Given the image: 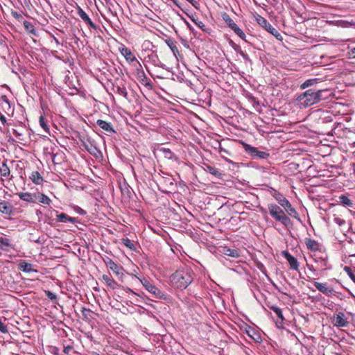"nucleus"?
<instances>
[{"label": "nucleus", "mask_w": 355, "mask_h": 355, "mask_svg": "<svg viewBox=\"0 0 355 355\" xmlns=\"http://www.w3.org/2000/svg\"><path fill=\"white\" fill-rule=\"evenodd\" d=\"M269 309L272 310L277 316V319L275 320L277 327L279 329H283L285 318L283 315L282 309L276 305L270 306Z\"/></svg>", "instance_id": "15"}, {"label": "nucleus", "mask_w": 355, "mask_h": 355, "mask_svg": "<svg viewBox=\"0 0 355 355\" xmlns=\"http://www.w3.org/2000/svg\"><path fill=\"white\" fill-rule=\"evenodd\" d=\"M222 18L223 21L227 24L228 27L230 28L232 30L237 26V24L234 21V20L226 12H224L222 15Z\"/></svg>", "instance_id": "41"}, {"label": "nucleus", "mask_w": 355, "mask_h": 355, "mask_svg": "<svg viewBox=\"0 0 355 355\" xmlns=\"http://www.w3.org/2000/svg\"><path fill=\"white\" fill-rule=\"evenodd\" d=\"M313 284L320 292L322 293L328 297L335 295L336 293L334 288L329 286L327 283L313 282Z\"/></svg>", "instance_id": "11"}, {"label": "nucleus", "mask_w": 355, "mask_h": 355, "mask_svg": "<svg viewBox=\"0 0 355 355\" xmlns=\"http://www.w3.org/2000/svg\"><path fill=\"white\" fill-rule=\"evenodd\" d=\"M30 179L35 184H42L44 182L43 177L40 175L38 171L32 172Z\"/></svg>", "instance_id": "38"}, {"label": "nucleus", "mask_w": 355, "mask_h": 355, "mask_svg": "<svg viewBox=\"0 0 355 355\" xmlns=\"http://www.w3.org/2000/svg\"><path fill=\"white\" fill-rule=\"evenodd\" d=\"M256 21L260 26L272 34L276 39L280 41L283 40V37L279 31L275 28H274L264 17L257 15L256 16Z\"/></svg>", "instance_id": "7"}, {"label": "nucleus", "mask_w": 355, "mask_h": 355, "mask_svg": "<svg viewBox=\"0 0 355 355\" xmlns=\"http://www.w3.org/2000/svg\"><path fill=\"white\" fill-rule=\"evenodd\" d=\"M57 221L60 223H74L76 221V218L71 217L64 213H60L57 215Z\"/></svg>", "instance_id": "34"}, {"label": "nucleus", "mask_w": 355, "mask_h": 355, "mask_svg": "<svg viewBox=\"0 0 355 355\" xmlns=\"http://www.w3.org/2000/svg\"><path fill=\"white\" fill-rule=\"evenodd\" d=\"M6 41V37L0 33V46L7 48Z\"/></svg>", "instance_id": "54"}, {"label": "nucleus", "mask_w": 355, "mask_h": 355, "mask_svg": "<svg viewBox=\"0 0 355 355\" xmlns=\"http://www.w3.org/2000/svg\"><path fill=\"white\" fill-rule=\"evenodd\" d=\"M74 210L80 215L83 216L86 214V211L78 206H76Z\"/></svg>", "instance_id": "57"}, {"label": "nucleus", "mask_w": 355, "mask_h": 355, "mask_svg": "<svg viewBox=\"0 0 355 355\" xmlns=\"http://www.w3.org/2000/svg\"><path fill=\"white\" fill-rule=\"evenodd\" d=\"M304 242L307 249L311 251V254L313 252L320 253V250H322V245L317 241L310 238H306Z\"/></svg>", "instance_id": "20"}, {"label": "nucleus", "mask_w": 355, "mask_h": 355, "mask_svg": "<svg viewBox=\"0 0 355 355\" xmlns=\"http://www.w3.org/2000/svg\"><path fill=\"white\" fill-rule=\"evenodd\" d=\"M339 23L340 26L343 28H348L352 25V23H350L347 21H340Z\"/></svg>", "instance_id": "58"}, {"label": "nucleus", "mask_w": 355, "mask_h": 355, "mask_svg": "<svg viewBox=\"0 0 355 355\" xmlns=\"http://www.w3.org/2000/svg\"><path fill=\"white\" fill-rule=\"evenodd\" d=\"M341 205L346 208H355V204L354 201L346 195H340L338 197V201Z\"/></svg>", "instance_id": "28"}, {"label": "nucleus", "mask_w": 355, "mask_h": 355, "mask_svg": "<svg viewBox=\"0 0 355 355\" xmlns=\"http://www.w3.org/2000/svg\"><path fill=\"white\" fill-rule=\"evenodd\" d=\"M119 51L121 53V55L125 58L126 61L130 63H136V62H139L136 57L133 55L131 50L126 46H125L123 44L121 45V47H119Z\"/></svg>", "instance_id": "22"}, {"label": "nucleus", "mask_w": 355, "mask_h": 355, "mask_svg": "<svg viewBox=\"0 0 355 355\" xmlns=\"http://www.w3.org/2000/svg\"><path fill=\"white\" fill-rule=\"evenodd\" d=\"M80 141L85 150L95 157L101 155V150L97 148L95 140L90 137L85 136L80 138Z\"/></svg>", "instance_id": "6"}, {"label": "nucleus", "mask_w": 355, "mask_h": 355, "mask_svg": "<svg viewBox=\"0 0 355 355\" xmlns=\"http://www.w3.org/2000/svg\"><path fill=\"white\" fill-rule=\"evenodd\" d=\"M96 124L107 133H116V131L110 122H107L102 119H98L96 121Z\"/></svg>", "instance_id": "24"}, {"label": "nucleus", "mask_w": 355, "mask_h": 355, "mask_svg": "<svg viewBox=\"0 0 355 355\" xmlns=\"http://www.w3.org/2000/svg\"><path fill=\"white\" fill-rule=\"evenodd\" d=\"M284 209L285 210V213L287 214L288 216L300 220L299 214H298L297 211H296V209L294 207H293L291 202H289L284 208Z\"/></svg>", "instance_id": "37"}, {"label": "nucleus", "mask_w": 355, "mask_h": 355, "mask_svg": "<svg viewBox=\"0 0 355 355\" xmlns=\"http://www.w3.org/2000/svg\"><path fill=\"white\" fill-rule=\"evenodd\" d=\"M193 275L191 268H179L170 276V283L174 288L185 289L193 282Z\"/></svg>", "instance_id": "2"}, {"label": "nucleus", "mask_w": 355, "mask_h": 355, "mask_svg": "<svg viewBox=\"0 0 355 355\" xmlns=\"http://www.w3.org/2000/svg\"><path fill=\"white\" fill-rule=\"evenodd\" d=\"M68 275L71 277H76L78 278V275L80 274V272L76 271V268H70L67 272Z\"/></svg>", "instance_id": "50"}, {"label": "nucleus", "mask_w": 355, "mask_h": 355, "mask_svg": "<svg viewBox=\"0 0 355 355\" xmlns=\"http://www.w3.org/2000/svg\"><path fill=\"white\" fill-rule=\"evenodd\" d=\"M0 123L2 125L5 126L8 124L6 117L0 112ZM0 131L2 132V127L0 125Z\"/></svg>", "instance_id": "52"}, {"label": "nucleus", "mask_w": 355, "mask_h": 355, "mask_svg": "<svg viewBox=\"0 0 355 355\" xmlns=\"http://www.w3.org/2000/svg\"><path fill=\"white\" fill-rule=\"evenodd\" d=\"M345 271L349 275L350 279L355 283V272L352 268H344Z\"/></svg>", "instance_id": "49"}, {"label": "nucleus", "mask_w": 355, "mask_h": 355, "mask_svg": "<svg viewBox=\"0 0 355 355\" xmlns=\"http://www.w3.org/2000/svg\"><path fill=\"white\" fill-rule=\"evenodd\" d=\"M23 24H24V26L25 29L28 32H29L33 35H35V28L31 22H30L28 21H24Z\"/></svg>", "instance_id": "47"}, {"label": "nucleus", "mask_w": 355, "mask_h": 355, "mask_svg": "<svg viewBox=\"0 0 355 355\" xmlns=\"http://www.w3.org/2000/svg\"><path fill=\"white\" fill-rule=\"evenodd\" d=\"M268 209L271 217L277 222H279L286 228L293 225V223L289 216L285 213V210L275 203L268 205Z\"/></svg>", "instance_id": "3"}, {"label": "nucleus", "mask_w": 355, "mask_h": 355, "mask_svg": "<svg viewBox=\"0 0 355 355\" xmlns=\"http://www.w3.org/2000/svg\"><path fill=\"white\" fill-rule=\"evenodd\" d=\"M282 256L288 261L290 266H298L297 260L295 257L291 255L290 253L286 251H282Z\"/></svg>", "instance_id": "39"}, {"label": "nucleus", "mask_w": 355, "mask_h": 355, "mask_svg": "<svg viewBox=\"0 0 355 355\" xmlns=\"http://www.w3.org/2000/svg\"><path fill=\"white\" fill-rule=\"evenodd\" d=\"M17 195L23 201L30 203H35V192H19L17 193Z\"/></svg>", "instance_id": "26"}, {"label": "nucleus", "mask_w": 355, "mask_h": 355, "mask_svg": "<svg viewBox=\"0 0 355 355\" xmlns=\"http://www.w3.org/2000/svg\"><path fill=\"white\" fill-rule=\"evenodd\" d=\"M320 82L321 80L320 78H310L305 80L302 84H301L300 88L301 89H305L308 87H313Z\"/></svg>", "instance_id": "35"}, {"label": "nucleus", "mask_w": 355, "mask_h": 355, "mask_svg": "<svg viewBox=\"0 0 355 355\" xmlns=\"http://www.w3.org/2000/svg\"><path fill=\"white\" fill-rule=\"evenodd\" d=\"M146 59H148V61L150 62L151 64H153L155 67H161L164 69H166L167 71L168 70V67H166L165 64H163L158 57V55L155 51H152L150 54L148 55V56L146 58Z\"/></svg>", "instance_id": "21"}, {"label": "nucleus", "mask_w": 355, "mask_h": 355, "mask_svg": "<svg viewBox=\"0 0 355 355\" xmlns=\"http://www.w3.org/2000/svg\"><path fill=\"white\" fill-rule=\"evenodd\" d=\"M311 257L315 263L320 266H325L327 264V255L324 252L320 250V252H313Z\"/></svg>", "instance_id": "18"}, {"label": "nucleus", "mask_w": 355, "mask_h": 355, "mask_svg": "<svg viewBox=\"0 0 355 355\" xmlns=\"http://www.w3.org/2000/svg\"><path fill=\"white\" fill-rule=\"evenodd\" d=\"M58 154H55L54 153H51V159H52V161L53 162V164H58L59 162H58Z\"/></svg>", "instance_id": "61"}, {"label": "nucleus", "mask_w": 355, "mask_h": 355, "mask_svg": "<svg viewBox=\"0 0 355 355\" xmlns=\"http://www.w3.org/2000/svg\"><path fill=\"white\" fill-rule=\"evenodd\" d=\"M0 107L6 113L10 111L11 108V103L7 96L1 95L0 96Z\"/></svg>", "instance_id": "32"}, {"label": "nucleus", "mask_w": 355, "mask_h": 355, "mask_svg": "<svg viewBox=\"0 0 355 355\" xmlns=\"http://www.w3.org/2000/svg\"><path fill=\"white\" fill-rule=\"evenodd\" d=\"M45 296L53 303L58 304V298L55 293L51 292V291H44Z\"/></svg>", "instance_id": "44"}, {"label": "nucleus", "mask_w": 355, "mask_h": 355, "mask_svg": "<svg viewBox=\"0 0 355 355\" xmlns=\"http://www.w3.org/2000/svg\"><path fill=\"white\" fill-rule=\"evenodd\" d=\"M232 270L240 275L244 279L250 284V287L257 288L258 283H260L259 273L254 268H236Z\"/></svg>", "instance_id": "4"}, {"label": "nucleus", "mask_w": 355, "mask_h": 355, "mask_svg": "<svg viewBox=\"0 0 355 355\" xmlns=\"http://www.w3.org/2000/svg\"><path fill=\"white\" fill-rule=\"evenodd\" d=\"M334 222L340 227H342L346 224V221L338 216H335L334 218Z\"/></svg>", "instance_id": "51"}, {"label": "nucleus", "mask_w": 355, "mask_h": 355, "mask_svg": "<svg viewBox=\"0 0 355 355\" xmlns=\"http://www.w3.org/2000/svg\"><path fill=\"white\" fill-rule=\"evenodd\" d=\"M159 151L162 153L164 157L168 159L173 161H178V158L174 153H173L169 148H161Z\"/></svg>", "instance_id": "33"}, {"label": "nucleus", "mask_w": 355, "mask_h": 355, "mask_svg": "<svg viewBox=\"0 0 355 355\" xmlns=\"http://www.w3.org/2000/svg\"><path fill=\"white\" fill-rule=\"evenodd\" d=\"M39 122H40V126L44 129V130L46 133L49 134L50 128H49V125L47 124V121H46V118L43 115H41L40 116Z\"/></svg>", "instance_id": "45"}, {"label": "nucleus", "mask_w": 355, "mask_h": 355, "mask_svg": "<svg viewBox=\"0 0 355 355\" xmlns=\"http://www.w3.org/2000/svg\"><path fill=\"white\" fill-rule=\"evenodd\" d=\"M90 312H91V311L89 309H86V308L83 307L82 309V313H83V316H85V317H87V314H89Z\"/></svg>", "instance_id": "62"}, {"label": "nucleus", "mask_w": 355, "mask_h": 355, "mask_svg": "<svg viewBox=\"0 0 355 355\" xmlns=\"http://www.w3.org/2000/svg\"><path fill=\"white\" fill-rule=\"evenodd\" d=\"M232 31L234 32L236 35H237L241 40H244L245 42H248V40L245 39V34L244 32L238 26H236L235 28L232 29Z\"/></svg>", "instance_id": "48"}, {"label": "nucleus", "mask_w": 355, "mask_h": 355, "mask_svg": "<svg viewBox=\"0 0 355 355\" xmlns=\"http://www.w3.org/2000/svg\"><path fill=\"white\" fill-rule=\"evenodd\" d=\"M110 269L112 270L113 274L121 282H123L124 279L128 275H130V274L125 272L124 268H110Z\"/></svg>", "instance_id": "30"}, {"label": "nucleus", "mask_w": 355, "mask_h": 355, "mask_svg": "<svg viewBox=\"0 0 355 355\" xmlns=\"http://www.w3.org/2000/svg\"><path fill=\"white\" fill-rule=\"evenodd\" d=\"M331 94V92L327 89L318 90L309 89L299 95L297 101L301 107H308L319 103L322 100L328 98Z\"/></svg>", "instance_id": "1"}, {"label": "nucleus", "mask_w": 355, "mask_h": 355, "mask_svg": "<svg viewBox=\"0 0 355 355\" xmlns=\"http://www.w3.org/2000/svg\"><path fill=\"white\" fill-rule=\"evenodd\" d=\"M165 42L175 55H176L177 53H179V51L177 46V42L171 39H166L165 40Z\"/></svg>", "instance_id": "42"}, {"label": "nucleus", "mask_w": 355, "mask_h": 355, "mask_svg": "<svg viewBox=\"0 0 355 355\" xmlns=\"http://www.w3.org/2000/svg\"><path fill=\"white\" fill-rule=\"evenodd\" d=\"M133 66L136 69V77L137 80L145 86L150 85V80L146 76L141 63L136 62V63L133 64Z\"/></svg>", "instance_id": "9"}, {"label": "nucleus", "mask_w": 355, "mask_h": 355, "mask_svg": "<svg viewBox=\"0 0 355 355\" xmlns=\"http://www.w3.org/2000/svg\"><path fill=\"white\" fill-rule=\"evenodd\" d=\"M243 331L255 343H261L262 342V337L260 332L254 328L245 324Z\"/></svg>", "instance_id": "10"}, {"label": "nucleus", "mask_w": 355, "mask_h": 355, "mask_svg": "<svg viewBox=\"0 0 355 355\" xmlns=\"http://www.w3.org/2000/svg\"><path fill=\"white\" fill-rule=\"evenodd\" d=\"M311 257L315 263L320 266H325L327 264V255L324 252L320 250V252H313Z\"/></svg>", "instance_id": "19"}, {"label": "nucleus", "mask_w": 355, "mask_h": 355, "mask_svg": "<svg viewBox=\"0 0 355 355\" xmlns=\"http://www.w3.org/2000/svg\"><path fill=\"white\" fill-rule=\"evenodd\" d=\"M21 270L27 275L26 277H24V279L35 280L38 279L39 276L37 275L38 271L35 270L34 268H19Z\"/></svg>", "instance_id": "27"}, {"label": "nucleus", "mask_w": 355, "mask_h": 355, "mask_svg": "<svg viewBox=\"0 0 355 355\" xmlns=\"http://www.w3.org/2000/svg\"><path fill=\"white\" fill-rule=\"evenodd\" d=\"M234 50L239 54L243 51L239 45L236 46Z\"/></svg>", "instance_id": "64"}, {"label": "nucleus", "mask_w": 355, "mask_h": 355, "mask_svg": "<svg viewBox=\"0 0 355 355\" xmlns=\"http://www.w3.org/2000/svg\"><path fill=\"white\" fill-rule=\"evenodd\" d=\"M271 196L275 199V200L278 202L279 206H281L283 209L290 202L289 200L284 197V196L277 191L276 189L271 188L270 191Z\"/></svg>", "instance_id": "17"}, {"label": "nucleus", "mask_w": 355, "mask_h": 355, "mask_svg": "<svg viewBox=\"0 0 355 355\" xmlns=\"http://www.w3.org/2000/svg\"><path fill=\"white\" fill-rule=\"evenodd\" d=\"M72 349L73 347L68 345L67 346H64L63 352L66 354H69Z\"/></svg>", "instance_id": "59"}, {"label": "nucleus", "mask_w": 355, "mask_h": 355, "mask_svg": "<svg viewBox=\"0 0 355 355\" xmlns=\"http://www.w3.org/2000/svg\"><path fill=\"white\" fill-rule=\"evenodd\" d=\"M241 55V57L243 58V60H245V62H248L250 63V64H252V60L250 58L249 55L245 53L244 51H243L242 53H241L240 54Z\"/></svg>", "instance_id": "56"}, {"label": "nucleus", "mask_w": 355, "mask_h": 355, "mask_svg": "<svg viewBox=\"0 0 355 355\" xmlns=\"http://www.w3.org/2000/svg\"><path fill=\"white\" fill-rule=\"evenodd\" d=\"M120 243L125 247L131 252H139L140 246L139 243L133 240H130L128 237H123Z\"/></svg>", "instance_id": "14"}, {"label": "nucleus", "mask_w": 355, "mask_h": 355, "mask_svg": "<svg viewBox=\"0 0 355 355\" xmlns=\"http://www.w3.org/2000/svg\"><path fill=\"white\" fill-rule=\"evenodd\" d=\"M11 15L19 21H21L23 19L22 15L15 10L11 11Z\"/></svg>", "instance_id": "53"}, {"label": "nucleus", "mask_w": 355, "mask_h": 355, "mask_svg": "<svg viewBox=\"0 0 355 355\" xmlns=\"http://www.w3.org/2000/svg\"><path fill=\"white\" fill-rule=\"evenodd\" d=\"M218 250L220 254L231 258H239L241 254V251L239 249L230 248L227 246H221Z\"/></svg>", "instance_id": "12"}, {"label": "nucleus", "mask_w": 355, "mask_h": 355, "mask_svg": "<svg viewBox=\"0 0 355 355\" xmlns=\"http://www.w3.org/2000/svg\"><path fill=\"white\" fill-rule=\"evenodd\" d=\"M113 91L114 93L124 97L125 99L128 100V94L126 89V87L123 84H113Z\"/></svg>", "instance_id": "25"}, {"label": "nucleus", "mask_w": 355, "mask_h": 355, "mask_svg": "<svg viewBox=\"0 0 355 355\" xmlns=\"http://www.w3.org/2000/svg\"><path fill=\"white\" fill-rule=\"evenodd\" d=\"M13 135L19 140H23V133L17 129H12Z\"/></svg>", "instance_id": "55"}, {"label": "nucleus", "mask_w": 355, "mask_h": 355, "mask_svg": "<svg viewBox=\"0 0 355 355\" xmlns=\"http://www.w3.org/2000/svg\"><path fill=\"white\" fill-rule=\"evenodd\" d=\"M245 151L253 158H259L261 159H267L269 153L265 151H261L257 148L252 146L250 144H245L243 145Z\"/></svg>", "instance_id": "8"}, {"label": "nucleus", "mask_w": 355, "mask_h": 355, "mask_svg": "<svg viewBox=\"0 0 355 355\" xmlns=\"http://www.w3.org/2000/svg\"><path fill=\"white\" fill-rule=\"evenodd\" d=\"M77 14L80 18L87 24L89 28L96 30L97 26L89 18V15L79 6H77Z\"/></svg>", "instance_id": "16"}, {"label": "nucleus", "mask_w": 355, "mask_h": 355, "mask_svg": "<svg viewBox=\"0 0 355 355\" xmlns=\"http://www.w3.org/2000/svg\"><path fill=\"white\" fill-rule=\"evenodd\" d=\"M51 200L45 194L40 192H35V203H41L50 205Z\"/></svg>", "instance_id": "31"}, {"label": "nucleus", "mask_w": 355, "mask_h": 355, "mask_svg": "<svg viewBox=\"0 0 355 355\" xmlns=\"http://www.w3.org/2000/svg\"><path fill=\"white\" fill-rule=\"evenodd\" d=\"M191 3L194 8H198L199 6V2L196 0H186Z\"/></svg>", "instance_id": "60"}, {"label": "nucleus", "mask_w": 355, "mask_h": 355, "mask_svg": "<svg viewBox=\"0 0 355 355\" xmlns=\"http://www.w3.org/2000/svg\"><path fill=\"white\" fill-rule=\"evenodd\" d=\"M0 212L9 216H12L14 214L12 205L8 201L0 202Z\"/></svg>", "instance_id": "23"}, {"label": "nucleus", "mask_w": 355, "mask_h": 355, "mask_svg": "<svg viewBox=\"0 0 355 355\" xmlns=\"http://www.w3.org/2000/svg\"><path fill=\"white\" fill-rule=\"evenodd\" d=\"M135 277H137L143 286L146 288V291L155 298L156 299H160V300H166L167 299V294L161 291L159 288H158L157 286H155L153 284H152L148 279L143 277L139 278L135 275Z\"/></svg>", "instance_id": "5"}, {"label": "nucleus", "mask_w": 355, "mask_h": 355, "mask_svg": "<svg viewBox=\"0 0 355 355\" xmlns=\"http://www.w3.org/2000/svg\"><path fill=\"white\" fill-rule=\"evenodd\" d=\"M308 268V275H307V277L309 278H311V277L310 276V275H313L314 274V272H315V268H311V267H309L307 268Z\"/></svg>", "instance_id": "63"}, {"label": "nucleus", "mask_w": 355, "mask_h": 355, "mask_svg": "<svg viewBox=\"0 0 355 355\" xmlns=\"http://www.w3.org/2000/svg\"><path fill=\"white\" fill-rule=\"evenodd\" d=\"M333 323L337 327H346L349 322L343 312L335 313L333 317Z\"/></svg>", "instance_id": "13"}, {"label": "nucleus", "mask_w": 355, "mask_h": 355, "mask_svg": "<svg viewBox=\"0 0 355 355\" xmlns=\"http://www.w3.org/2000/svg\"><path fill=\"white\" fill-rule=\"evenodd\" d=\"M0 175L1 177L9 180L12 178V176L10 175V170L7 165L6 161H3L0 166Z\"/></svg>", "instance_id": "29"}, {"label": "nucleus", "mask_w": 355, "mask_h": 355, "mask_svg": "<svg viewBox=\"0 0 355 355\" xmlns=\"http://www.w3.org/2000/svg\"><path fill=\"white\" fill-rule=\"evenodd\" d=\"M102 279L103 281H105L107 286L112 289H115L118 286L117 283L113 279L110 274L103 275L102 276Z\"/></svg>", "instance_id": "36"}, {"label": "nucleus", "mask_w": 355, "mask_h": 355, "mask_svg": "<svg viewBox=\"0 0 355 355\" xmlns=\"http://www.w3.org/2000/svg\"><path fill=\"white\" fill-rule=\"evenodd\" d=\"M207 170L210 174L213 175L216 178H220L222 175L220 171L214 166H207Z\"/></svg>", "instance_id": "46"}, {"label": "nucleus", "mask_w": 355, "mask_h": 355, "mask_svg": "<svg viewBox=\"0 0 355 355\" xmlns=\"http://www.w3.org/2000/svg\"><path fill=\"white\" fill-rule=\"evenodd\" d=\"M182 12L185 13L198 28L202 29L203 31H207L205 25L202 21H199L195 19L192 15H190L189 13H187V12L185 10H184V11Z\"/></svg>", "instance_id": "43"}, {"label": "nucleus", "mask_w": 355, "mask_h": 355, "mask_svg": "<svg viewBox=\"0 0 355 355\" xmlns=\"http://www.w3.org/2000/svg\"><path fill=\"white\" fill-rule=\"evenodd\" d=\"M11 240L6 236H0V249L1 250H7L8 248L11 247Z\"/></svg>", "instance_id": "40"}]
</instances>
